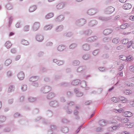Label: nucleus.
<instances>
[{"instance_id":"nucleus-5","label":"nucleus","mask_w":134,"mask_h":134,"mask_svg":"<svg viewBox=\"0 0 134 134\" xmlns=\"http://www.w3.org/2000/svg\"><path fill=\"white\" fill-rule=\"evenodd\" d=\"M18 78L20 80H23L24 77V75L23 72H20L19 73L18 75Z\"/></svg>"},{"instance_id":"nucleus-39","label":"nucleus","mask_w":134,"mask_h":134,"mask_svg":"<svg viewBox=\"0 0 134 134\" xmlns=\"http://www.w3.org/2000/svg\"><path fill=\"white\" fill-rule=\"evenodd\" d=\"M6 8H7V9L10 10L12 9V8H11L12 6L8 4L6 6Z\"/></svg>"},{"instance_id":"nucleus-19","label":"nucleus","mask_w":134,"mask_h":134,"mask_svg":"<svg viewBox=\"0 0 134 134\" xmlns=\"http://www.w3.org/2000/svg\"><path fill=\"white\" fill-rule=\"evenodd\" d=\"M95 10L93 9H91L89 10L88 13L90 15H93L94 14Z\"/></svg>"},{"instance_id":"nucleus-26","label":"nucleus","mask_w":134,"mask_h":134,"mask_svg":"<svg viewBox=\"0 0 134 134\" xmlns=\"http://www.w3.org/2000/svg\"><path fill=\"white\" fill-rule=\"evenodd\" d=\"M125 84L127 86L129 87H131L133 86V84L129 82H126L125 83Z\"/></svg>"},{"instance_id":"nucleus-17","label":"nucleus","mask_w":134,"mask_h":134,"mask_svg":"<svg viewBox=\"0 0 134 134\" xmlns=\"http://www.w3.org/2000/svg\"><path fill=\"white\" fill-rule=\"evenodd\" d=\"M11 63V60L10 59H8L6 60L5 62V64L6 66H8L9 64H10Z\"/></svg>"},{"instance_id":"nucleus-28","label":"nucleus","mask_w":134,"mask_h":134,"mask_svg":"<svg viewBox=\"0 0 134 134\" xmlns=\"http://www.w3.org/2000/svg\"><path fill=\"white\" fill-rule=\"evenodd\" d=\"M111 100L114 102H117L118 101V99L116 97H113L111 98Z\"/></svg>"},{"instance_id":"nucleus-46","label":"nucleus","mask_w":134,"mask_h":134,"mask_svg":"<svg viewBox=\"0 0 134 134\" xmlns=\"http://www.w3.org/2000/svg\"><path fill=\"white\" fill-rule=\"evenodd\" d=\"M78 80H76L75 81L73 82V85H76L78 84V83H76L78 82Z\"/></svg>"},{"instance_id":"nucleus-15","label":"nucleus","mask_w":134,"mask_h":134,"mask_svg":"<svg viewBox=\"0 0 134 134\" xmlns=\"http://www.w3.org/2000/svg\"><path fill=\"white\" fill-rule=\"evenodd\" d=\"M36 9V6H33L30 8L29 11L30 12H32L34 11Z\"/></svg>"},{"instance_id":"nucleus-50","label":"nucleus","mask_w":134,"mask_h":134,"mask_svg":"<svg viewBox=\"0 0 134 134\" xmlns=\"http://www.w3.org/2000/svg\"><path fill=\"white\" fill-rule=\"evenodd\" d=\"M83 58L85 59H87V57L86 55L84 56L83 57Z\"/></svg>"},{"instance_id":"nucleus-31","label":"nucleus","mask_w":134,"mask_h":134,"mask_svg":"<svg viewBox=\"0 0 134 134\" xmlns=\"http://www.w3.org/2000/svg\"><path fill=\"white\" fill-rule=\"evenodd\" d=\"M134 27V24L133 23H131L130 24H128V27H129L130 28H133Z\"/></svg>"},{"instance_id":"nucleus-24","label":"nucleus","mask_w":134,"mask_h":134,"mask_svg":"<svg viewBox=\"0 0 134 134\" xmlns=\"http://www.w3.org/2000/svg\"><path fill=\"white\" fill-rule=\"evenodd\" d=\"M63 18L64 17L63 16L60 15L57 17V20L58 21H61L63 20Z\"/></svg>"},{"instance_id":"nucleus-44","label":"nucleus","mask_w":134,"mask_h":134,"mask_svg":"<svg viewBox=\"0 0 134 134\" xmlns=\"http://www.w3.org/2000/svg\"><path fill=\"white\" fill-rule=\"evenodd\" d=\"M130 105L132 106H134V100L131 101L130 102Z\"/></svg>"},{"instance_id":"nucleus-61","label":"nucleus","mask_w":134,"mask_h":134,"mask_svg":"<svg viewBox=\"0 0 134 134\" xmlns=\"http://www.w3.org/2000/svg\"><path fill=\"white\" fill-rule=\"evenodd\" d=\"M51 44H52V43H51Z\"/></svg>"},{"instance_id":"nucleus-4","label":"nucleus","mask_w":134,"mask_h":134,"mask_svg":"<svg viewBox=\"0 0 134 134\" xmlns=\"http://www.w3.org/2000/svg\"><path fill=\"white\" fill-rule=\"evenodd\" d=\"M121 121L123 123H127V124H126V125L129 126L130 124V122H128L129 120L127 118H122L121 120Z\"/></svg>"},{"instance_id":"nucleus-2","label":"nucleus","mask_w":134,"mask_h":134,"mask_svg":"<svg viewBox=\"0 0 134 134\" xmlns=\"http://www.w3.org/2000/svg\"><path fill=\"white\" fill-rule=\"evenodd\" d=\"M132 6L131 4L127 3L124 4L123 6V8L126 10L129 9L131 8Z\"/></svg>"},{"instance_id":"nucleus-11","label":"nucleus","mask_w":134,"mask_h":134,"mask_svg":"<svg viewBox=\"0 0 134 134\" xmlns=\"http://www.w3.org/2000/svg\"><path fill=\"white\" fill-rule=\"evenodd\" d=\"M132 115V113L128 111H126L125 112V116L126 117H130Z\"/></svg>"},{"instance_id":"nucleus-6","label":"nucleus","mask_w":134,"mask_h":134,"mask_svg":"<svg viewBox=\"0 0 134 134\" xmlns=\"http://www.w3.org/2000/svg\"><path fill=\"white\" fill-rule=\"evenodd\" d=\"M114 11V8L112 7H109L107 9V11L108 12L109 14H110L112 13Z\"/></svg>"},{"instance_id":"nucleus-1","label":"nucleus","mask_w":134,"mask_h":134,"mask_svg":"<svg viewBox=\"0 0 134 134\" xmlns=\"http://www.w3.org/2000/svg\"><path fill=\"white\" fill-rule=\"evenodd\" d=\"M122 43L124 44H126V47L127 48H130V46L133 43L132 41H129L128 39L124 38L122 39L121 41Z\"/></svg>"},{"instance_id":"nucleus-27","label":"nucleus","mask_w":134,"mask_h":134,"mask_svg":"<svg viewBox=\"0 0 134 134\" xmlns=\"http://www.w3.org/2000/svg\"><path fill=\"white\" fill-rule=\"evenodd\" d=\"M99 124L102 126H103L105 125V122L104 120H101L99 122Z\"/></svg>"},{"instance_id":"nucleus-29","label":"nucleus","mask_w":134,"mask_h":134,"mask_svg":"<svg viewBox=\"0 0 134 134\" xmlns=\"http://www.w3.org/2000/svg\"><path fill=\"white\" fill-rule=\"evenodd\" d=\"M133 59L132 57L130 55L127 57V59L126 60L127 61H131Z\"/></svg>"},{"instance_id":"nucleus-51","label":"nucleus","mask_w":134,"mask_h":134,"mask_svg":"<svg viewBox=\"0 0 134 134\" xmlns=\"http://www.w3.org/2000/svg\"><path fill=\"white\" fill-rule=\"evenodd\" d=\"M81 128L80 127L76 131L77 133H78L80 130Z\"/></svg>"},{"instance_id":"nucleus-58","label":"nucleus","mask_w":134,"mask_h":134,"mask_svg":"<svg viewBox=\"0 0 134 134\" xmlns=\"http://www.w3.org/2000/svg\"><path fill=\"white\" fill-rule=\"evenodd\" d=\"M78 2H80L82 0H77Z\"/></svg>"},{"instance_id":"nucleus-47","label":"nucleus","mask_w":134,"mask_h":134,"mask_svg":"<svg viewBox=\"0 0 134 134\" xmlns=\"http://www.w3.org/2000/svg\"><path fill=\"white\" fill-rule=\"evenodd\" d=\"M127 0H119L120 2L122 3H125Z\"/></svg>"},{"instance_id":"nucleus-54","label":"nucleus","mask_w":134,"mask_h":134,"mask_svg":"<svg viewBox=\"0 0 134 134\" xmlns=\"http://www.w3.org/2000/svg\"><path fill=\"white\" fill-rule=\"evenodd\" d=\"M119 75L121 76H122L123 75V72H120V74H119Z\"/></svg>"},{"instance_id":"nucleus-8","label":"nucleus","mask_w":134,"mask_h":134,"mask_svg":"<svg viewBox=\"0 0 134 134\" xmlns=\"http://www.w3.org/2000/svg\"><path fill=\"white\" fill-rule=\"evenodd\" d=\"M128 24L125 23L123 24L120 26V28L122 29H125L128 27Z\"/></svg>"},{"instance_id":"nucleus-25","label":"nucleus","mask_w":134,"mask_h":134,"mask_svg":"<svg viewBox=\"0 0 134 134\" xmlns=\"http://www.w3.org/2000/svg\"><path fill=\"white\" fill-rule=\"evenodd\" d=\"M29 30V26L28 25L25 26L24 28V30L25 31H27Z\"/></svg>"},{"instance_id":"nucleus-53","label":"nucleus","mask_w":134,"mask_h":134,"mask_svg":"<svg viewBox=\"0 0 134 134\" xmlns=\"http://www.w3.org/2000/svg\"><path fill=\"white\" fill-rule=\"evenodd\" d=\"M122 110V109H120V110H117L118 111V112H121V111Z\"/></svg>"},{"instance_id":"nucleus-10","label":"nucleus","mask_w":134,"mask_h":134,"mask_svg":"<svg viewBox=\"0 0 134 134\" xmlns=\"http://www.w3.org/2000/svg\"><path fill=\"white\" fill-rule=\"evenodd\" d=\"M111 30L109 29H106L104 30L103 31V34L105 35L109 34L111 32Z\"/></svg>"},{"instance_id":"nucleus-43","label":"nucleus","mask_w":134,"mask_h":134,"mask_svg":"<svg viewBox=\"0 0 134 134\" xmlns=\"http://www.w3.org/2000/svg\"><path fill=\"white\" fill-rule=\"evenodd\" d=\"M121 134H130V133L127 131H124Z\"/></svg>"},{"instance_id":"nucleus-48","label":"nucleus","mask_w":134,"mask_h":134,"mask_svg":"<svg viewBox=\"0 0 134 134\" xmlns=\"http://www.w3.org/2000/svg\"><path fill=\"white\" fill-rule=\"evenodd\" d=\"M16 26L17 28H19L20 27V24L19 23H17L16 25Z\"/></svg>"},{"instance_id":"nucleus-18","label":"nucleus","mask_w":134,"mask_h":134,"mask_svg":"<svg viewBox=\"0 0 134 134\" xmlns=\"http://www.w3.org/2000/svg\"><path fill=\"white\" fill-rule=\"evenodd\" d=\"M83 49L85 51L88 50L89 49V46L87 44H85L83 45Z\"/></svg>"},{"instance_id":"nucleus-59","label":"nucleus","mask_w":134,"mask_h":134,"mask_svg":"<svg viewBox=\"0 0 134 134\" xmlns=\"http://www.w3.org/2000/svg\"><path fill=\"white\" fill-rule=\"evenodd\" d=\"M54 1V0H49V1L50 2H52V1Z\"/></svg>"},{"instance_id":"nucleus-22","label":"nucleus","mask_w":134,"mask_h":134,"mask_svg":"<svg viewBox=\"0 0 134 134\" xmlns=\"http://www.w3.org/2000/svg\"><path fill=\"white\" fill-rule=\"evenodd\" d=\"M21 43L22 44L25 45H27L29 44V42L28 41L25 40H23L21 41Z\"/></svg>"},{"instance_id":"nucleus-32","label":"nucleus","mask_w":134,"mask_h":134,"mask_svg":"<svg viewBox=\"0 0 134 134\" xmlns=\"http://www.w3.org/2000/svg\"><path fill=\"white\" fill-rule=\"evenodd\" d=\"M51 27H52L50 25H48L44 27V29L45 30H47L49 29H51Z\"/></svg>"},{"instance_id":"nucleus-13","label":"nucleus","mask_w":134,"mask_h":134,"mask_svg":"<svg viewBox=\"0 0 134 134\" xmlns=\"http://www.w3.org/2000/svg\"><path fill=\"white\" fill-rule=\"evenodd\" d=\"M5 47L7 48H9L12 46V44L9 41H7L5 44Z\"/></svg>"},{"instance_id":"nucleus-37","label":"nucleus","mask_w":134,"mask_h":134,"mask_svg":"<svg viewBox=\"0 0 134 134\" xmlns=\"http://www.w3.org/2000/svg\"><path fill=\"white\" fill-rule=\"evenodd\" d=\"M124 68V65L122 64L120 65V67L118 68V70L119 71H121Z\"/></svg>"},{"instance_id":"nucleus-23","label":"nucleus","mask_w":134,"mask_h":134,"mask_svg":"<svg viewBox=\"0 0 134 134\" xmlns=\"http://www.w3.org/2000/svg\"><path fill=\"white\" fill-rule=\"evenodd\" d=\"M120 59L123 61L126 60L127 57L124 55H121L120 56Z\"/></svg>"},{"instance_id":"nucleus-14","label":"nucleus","mask_w":134,"mask_h":134,"mask_svg":"<svg viewBox=\"0 0 134 134\" xmlns=\"http://www.w3.org/2000/svg\"><path fill=\"white\" fill-rule=\"evenodd\" d=\"M53 16V14L52 13H49L47 14L46 16V19H48L50 18Z\"/></svg>"},{"instance_id":"nucleus-40","label":"nucleus","mask_w":134,"mask_h":134,"mask_svg":"<svg viewBox=\"0 0 134 134\" xmlns=\"http://www.w3.org/2000/svg\"><path fill=\"white\" fill-rule=\"evenodd\" d=\"M29 100L30 102H33L35 100V99L32 98H31L29 99Z\"/></svg>"},{"instance_id":"nucleus-34","label":"nucleus","mask_w":134,"mask_h":134,"mask_svg":"<svg viewBox=\"0 0 134 134\" xmlns=\"http://www.w3.org/2000/svg\"><path fill=\"white\" fill-rule=\"evenodd\" d=\"M119 99H120L121 100L126 101L125 102H124V103L126 102L127 101L126 100V99L123 97H119Z\"/></svg>"},{"instance_id":"nucleus-33","label":"nucleus","mask_w":134,"mask_h":134,"mask_svg":"<svg viewBox=\"0 0 134 134\" xmlns=\"http://www.w3.org/2000/svg\"><path fill=\"white\" fill-rule=\"evenodd\" d=\"M111 123L112 124H115L117 122V121L115 119H112L111 120Z\"/></svg>"},{"instance_id":"nucleus-3","label":"nucleus","mask_w":134,"mask_h":134,"mask_svg":"<svg viewBox=\"0 0 134 134\" xmlns=\"http://www.w3.org/2000/svg\"><path fill=\"white\" fill-rule=\"evenodd\" d=\"M40 24L38 22L35 23L33 25V28L35 30H37L40 27Z\"/></svg>"},{"instance_id":"nucleus-9","label":"nucleus","mask_w":134,"mask_h":134,"mask_svg":"<svg viewBox=\"0 0 134 134\" xmlns=\"http://www.w3.org/2000/svg\"><path fill=\"white\" fill-rule=\"evenodd\" d=\"M54 61L58 65H62L63 64V62L62 61L57 60L55 59L54 60Z\"/></svg>"},{"instance_id":"nucleus-42","label":"nucleus","mask_w":134,"mask_h":134,"mask_svg":"<svg viewBox=\"0 0 134 134\" xmlns=\"http://www.w3.org/2000/svg\"><path fill=\"white\" fill-rule=\"evenodd\" d=\"M76 46V45L74 44H72L70 45V48H74Z\"/></svg>"},{"instance_id":"nucleus-7","label":"nucleus","mask_w":134,"mask_h":134,"mask_svg":"<svg viewBox=\"0 0 134 134\" xmlns=\"http://www.w3.org/2000/svg\"><path fill=\"white\" fill-rule=\"evenodd\" d=\"M36 39L38 41L41 42L43 40V38L41 35H38L36 36Z\"/></svg>"},{"instance_id":"nucleus-21","label":"nucleus","mask_w":134,"mask_h":134,"mask_svg":"<svg viewBox=\"0 0 134 134\" xmlns=\"http://www.w3.org/2000/svg\"><path fill=\"white\" fill-rule=\"evenodd\" d=\"M119 42V40L117 38H114L113 40V42L115 44H117Z\"/></svg>"},{"instance_id":"nucleus-12","label":"nucleus","mask_w":134,"mask_h":134,"mask_svg":"<svg viewBox=\"0 0 134 134\" xmlns=\"http://www.w3.org/2000/svg\"><path fill=\"white\" fill-rule=\"evenodd\" d=\"M124 93L125 94L128 95L131 94L132 92L130 90H125L123 91Z\"/></svg>"},{"instance_id":"nucleus-38","label":"nucleus","mask_w":134,"mask_h":134,"mask_svg":"<svg viewBox=\"0 0 134 134\" xmlns=\"http://www.w3.org/2000/svg\"><path fill=\"white\" fill-rule=\"evenodd\" d=\"M98 51L97 50L94 51L93 53V54L94 55H96L98 53Z\"/></svg>"},{"instance_id":"nucleus-57","label":"nucleus","mask_w":134,"mask_h":134,"mask_svg":"<svg viewBox=\"0 0 134 134\" xmlns=\"http://www.w3.org/2000/svg\"><path fill=\"white\" fill-rule=\"evenodd\" d=\"M34 77H31V80L32 81V79L34 78Z\"/></svg>"},{"instance_id":"nucleus-41","label":"nucleus","mask_w":134,"mask_h":134,"mask_svg":"<svg viewBox=\"0 0 134 134\" xmlns=\"http://www.w3.org/2000/svg\"><path fill=\"white\" fill-rule=\"evenodd\" d=\"M130 70L132 72H134V67L132 66H131L130 67Z\"/></svg>"},{"instance_id":"nucleus-16","label":"nucleus","mask_w":134,"mask_h":134,"mask_svg":"<svg viewBox=\"0 0 134 134\" xmlns=\"http://www.w3.org/2000/svg\"><path fill=\"white\" fill-rule=\"evenodd\" d=\"M65 48V47L63 46H59L58 48V49L59 51H62Z\"/></svg>"},{"instance_id":"nucleus-20","label":"nucleus","mask_w":134,"mask_h":134,"mask_svg":"<svg viewBox=\"0 0 134 134\" xmlns=\"http://www.w3.org/2000/svg\"><path fill=\"white\" fill-rule=\"evenodd\" d=\"M117 128L116 126H114L113 127H109L108 129L110 131H114L116 130Z\"/></svg>"},{"instance_id":"nucleus-56","label":"nucleus","mask_w":134,"mask_h":134,"mask_svg":"<svg viewBox=\"0 0 134 134\" xmlns=\"http://www.w3.org/2000/svg\"><path fill=\"white\" fill-rule=\"evenodd\" d=\"M1 106H2V103H1V102H0V109L1 108Z\"/></svg>"},{"instance_id":"nucleus-36","label":"nucleus","mask_w":134,"mask_h":134,"mask_svg":"<svg viewBox=\"0 0 134 134\" xmlns=\"http://www.w3.org/2000/svg\"><path fill=\"white\" fill-rule=\"evenodd\" d=\"M123 46L122 45L119 46L117 47V48L118 50H121L123 48Z\"/></svg>"},{"instance_id":"nucleus-60","label":"nucleus","mask_w":134,"mask_h":134,"mask_svg":"<svg viewBox=\"0 0 134 134\" xmlns=\"http://www.w3.org/2000/svg\"><path fill=\"white\" fill-rule=\"evenodd\" d=\"M80 68H79L78 69H78H79Z\"/></svg>"},{"instance_id":"nucleus-55","label":"nucleus","mask_w":134,"mask_h":134,"mask_svg":"<svg viewBox=\"0 0 134 134\" xmlns=\"http://www.w3.org/2000/svg\"><path fill=\"white\" fill-rule=\"evenodd\" d=\"M114 88V87H113L111 88L109 90V91H110Z\"/></svg>"},{"instance_id":"nucleus-49","label":"nucleus","mask_w":134,"mask_h":134,"mask_svg":"<svg viewBox=\"0 0 134 134\" xmlns=\"http://www.w3.org/2000/svg\"><path fill=\"white\" fill-rule=\"evenodd\" d=\"M15 52V50L14 49H13L11 50V52L13 53H14Z\"/></svg>"},{"instance_id":"nucleus-52","label":"nucleus","mask_w":134,"mask_h":134,"mask_svg":"<svg viewBox=\"0 0 134 134\" xmlns=\"http://www.w3.org/2000/svg\"><path fill=\"white\" fill-rule=\"evenodd\" d=\"M14 35V33L13 32H11L10 33V36H12Z\"/></svg>"},{"instance_id":"nucleus-35","label":"nucleus","mask_w":134,"mask_h":134,"mask_svg":"<svg viewBox=\"0 0 134 134\" xmlns=\"http://www.w3.org/2000/svg\"><path fill=\"white\" fill-rule=\"evenodd\" d=\"M27 88V87L26 85H24L22 87V90L23 91H25Z\"/></svg>"},{"instance_id":"nucleus-30","label":"nucleus","mask_w":134,"mask_h":134,"mask_svg":"<svg viewBox=\"0 0 134 134\" xmlns=\"http://www.w3.org/2000/svg\"><path fill=\"white\" fill-rule=\"evenodd\" d=\"M63 132L64 133H67L68 131V128L67 127H64L62 130Z\"/></svg>"},{"instance_id":"nucleus-45","label":"nucleus","mask_w":134,"mask_h":134,"mask_svg":"<svg viewBox=\"0 0 134 134\" xmlns=\"http://www.w3.org/2000/svg\"><path fill=\"white\" fill-rule=\"evenodd\" d=\"M20 55H18L15 58V60H19L20 59Z\"/></svg>"}]
</instances>
